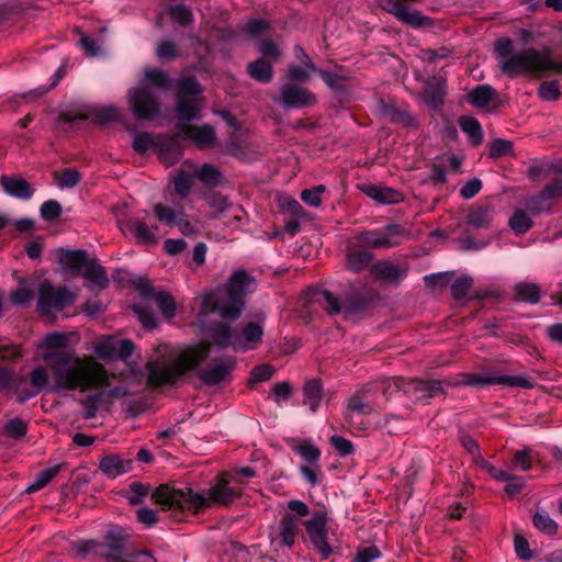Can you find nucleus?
Returning <instances> with one entry per match:
<instances>
[{
    "label": "nucleus",
    "mask_w": 562,
    "mask_h": 562,
    "mask_svg": "<svg viewBox=\"0 0 562 562\" xmlns=\"http://www.w3.org/2000/svg\"><path fill=\"white\" fill-rule=\"evenodd\" d=\"M69 338L61 333H50L42 341L43 360L50 369L56 391L85 392L109 385L104 367L92 357H79L68 346Z\"/></svg>",
    "instance_id": "f257e3e1"
},
{
    "label": "nucleus",
    "mask_w": 562,
    "mask_h": 562,
    "mask_svg": "<svg viewBox=\"0 0 562 562\" xmlns=\"http://www.w3.org/2000/svg\"><path fill=\"white\" fill-rule=\"evenodd\" d=\"M257 282L254 277L244 270L235 271L224 288L206 293L198 313L201 330L220 348L235 350L236 330L225 323L207 325L204 318L217 313L223 319L236 321L245 308V296L256 290Z\"/></svg>",
    "instance_id": "f03ea898"
},
{
    "label": "nucleus",
    "mask_w": 562,
    "mask_h": 562,
    "mask_svg": "<svg viewBox=\"0 0 562 562\" xmlns=\"http://www.w3.org/2000/svg\"><path fill=\"white\" fill-rule=\"evenodd\" d=\"M210 349L211 342L206 341L184 349L171 362L149 361L146 364L148 384L153 387L171 385L189 371H196L198 376L206 385H217L228 380L236 367L234 358L228 357L213 366L201 368V364L209 357Z\"/></svg>",
    "instance_id": "7ed1b4c3"
},
{
    "label": "nucleus",
    "mask_w": 562,
    "mask_h": 562,
    "mask_svg": "<svg viewBox=\"0 0 562 562\" xmlns=\"http://www.w3.org/2000/svg\"><path fill=\"white\" fill-rule=\"evenodd\" d=\"M243 483L236 475L222 472L207 490L194 491L188 486L175 488L162 485L156 490L154 498L164 508L186 509L198 514L214 505L228 506L235 502L240 496L239 486Z\"/></svg>",
    "instance_id": "20e7f679"
},
{
    "label": "nucleus",
    "mask_w": 562,
    "mask_h": 562,
    "mask_svg": "<svg viewBox=\"0 0 562 562\" xmlns=\"http://www.w3.org/2000/svg\"><path fill=\"white\" fill-rule=\"evenodd\" d=\"M172 82L166 71L146 68L139 85L127 91L128 106L134 116L144 121L157 117L160 113V102L153 90H168L172 87Z\"/></svg>",
    "instance_id": "39448f33"
},
{
    "label": "nucleus",
    "mask_w": 562,
    "mask_h": 562,
    "mask_svg": "<svg viewBox=\"0 0 562 562\" xmlns=\"http://www.w3.org/2000/svg\"><path fill=\"white\" fill-rule=\"evenodd\" d=\"M497 65L501 71L510 78L551 69L560 70L549 55L531 47L498 59Z\"/></svg>",
    "instance_id": "423d86ee"
},
{
    "label": "nucleus",
    "mask_w": 562,
    "mask_h": 562,
    "mask_svg": "<svg viewBox=\"0 0 562 562\" xmlns=\"http://www.w3.org/2000/svg\"><path fill=\"white\" fill-rule=\"evenodd\" d=\"M419 0H379L381 9L392 14L403 24L414 29L427 27L432 25V20L424 15L419 10L412 9L411 3Z\"/></svg>",
    "instance_id": "0eeeda50"
},
{
    "label": "nucleus",
    "mask_w": 562,
    "mask_h": 562,
    "mask_svg": "<svg viewBox=\"0 0 562 562\" xmlns=\"http://www.w3.org/2000/svg\"><path fill=\"white\" fill-rule=\"evenodd\" d=\"M75 300V294L66 286L54 288L50 282L44 281L38 289L37 310L42 315H50L63 311Z\"/></svg>",
    "instance_id": "6e6552de"
},
{
    "label": "nucleus",
    "mask_w": 562,
    "mask_h": 562,
    "mask_svg": "<svg viewBox=\"0 0 562 562\" xmlns=\"http://www.w3.org/2000/svg\"><path fill=\"white\" fill-rule=\"evenodd\" d=\"M327 515L324 510L316 512L313 517L305 521V529L315 550L323 560L330 557L333 549L327 541Z\"/></svg>",
    "instance_id": "1a4fd4ad"
},
{
    "label": "nucleus",
    "mask_w": 562,
    "mask_h": 562,
    "mask_svg": "<svg viewBox=\"0 0 562 562\" xmlns=\"http://www.w3.org/2000/svg\"><path fill=\"white\" fill-rule=\"evenodd\" d=\"M404 231L400 225H387L382 229L363 232L359 235L362 245L373 248H391L401 243Z\"/></svg>",
    "instance_id": "9d476101"
},
{
    "label": "nucleus",
    "mask_w": 562,
    "mask_h": 562,
    "mask_svg": "<svg viewBox=\"0 0 562 562\" xmlns=\"http://www.w3.org/2000/svg\"><path fill=\"white\" fill-rule=\"evenodd\" d=\"M463 383L474 386L502 384L522 389H532L535 385V382L531 379L524 375H492L486 373H468L464 375Z\"/></svg>",
    "instance_id": "9b49d317"
},
{
    "label": "nucleus",
    "mask_w": 562,
    "mask_h": 562,
    "mask_svg": "<svg viewBox=\"0 0 562 562\" xmlns=\"http://www.w3.org/2000/svg\"><path fill=\"white\" fill-rule=\"evenodd\" d=\"M135 349V345L130 339H117L115 337H104L100 339L95 347V355L105 361L130 358Z\"/></svg>",
    "instance_id": "f8f14e48"
},
{
    "label": "nucleus",
    "mask_w": 562,
    "mask_h": 562,
    "mask_svg": "<svg viewBox=\"0 0 562 562\" xmlns=\"http://www.w3.org/2000/svg\"><path fill=\"white\" fill-rule=\"evenodd\" d=\"M276 101L286 108L303 109L315 104L316 97L304 87L288 83L281 87Z\"/></svg>",
    "instance_id": "ddd939ff"
},
{
    "label": "nucleus",
    "mask_w": 562,
    "mask_h": 562,
    "mask_svg": "<svg viewBox=\"0 0 562 562\" xmlns=\"http://www.w3.org/2000/svg\"><path fill=\"white\" fill-rule=\"evenodd\" d=\"M176 128L182 140H192L200 148H210L216 142V135L213 126L203 124L193 126L186 123L177 122Z\"/></svg>",
    "instance_id": "4468645a"
},
{
    "label": "nucleus",
    "mask_w": 562,
    "mask_h": 562,
    "mask_svg": "<svg viewBox=\"0 0 562 562\" xmlns=\"http://www.w3.org/2000/svg\"><path fill=\"white\" fill-rule=\"evenodd\" d=\"M207 205L213 210L214 218L227 217V225L241 221L243 209L234 205L226 196L221 193H212L206 198Z\"/></svg>",
    "instance_id": "2eb2a0df"
},
{
    "label": "nucleus",
    "mask_w": 562,
    "mask_h": 562,
    "mask_svg": "<svg viewBox=\"0 0 562 562\" xmlns=\"http://www.w3.org/2000/svg\"><path fill=\"white\" fill-rule=\"evenodd\" d=\"M178 136L162 135L156 138L155 148L157 149L160 161L166 166H172L180 160L183 149Z\"/></svg>",
    "instance_id": "dca6fc26"
},
{
    "label": "nucleus",
    "mask_w": 562,
    "mask_h": 562,
    "mask_svg": "<svg viewBox=\"0 0 562 562\" xmlns=\"http://www.w3.org/2000/svg\"><path fill=\"white\" fill-rule=\"evenodd\" d=\"M263 336V327L259 323L249 322L245 324L240 333L236 331L235 351L244 352L256 349L261 342Z\"/></svg>",
    "instance_id": "f3484780"
},
{
    "label": "nucleus",
    "mask_w": 562,
    "mask_h": 562,
    "mask_svg": "<svg viewBox=\"0 0 562 562\" xmlns=\"http://www.w3.org/2000/svg\"><path fill=\"white\" fill-rule=\"evenodd\" d=\"M562 195V180H554L547 184L543 190L536 196L530 198L526 205L533 213L548 211L551 206L550 201Z\"/></svg>",
    "instance_id": "a211bd4d"
},
{
    "label": "nucleus",
    "mask_w": 562,
    "mask_h": 562,
    "mask_svg": "<svg viewBox=\"0 0 562 562\" xmlns=\"http://www.w3.org/2000/svg\"><path fill=\"white\" fill-rule=\"evenodd\" d=\"M153 214L155 218L168 227H176L184 216V207L179 202L171 204L159 202L153 206Z\"/></svg>",
    "instance_id": "6ab92c4d"
},
{
    "label": "nucleus",
    "mask_w": 562,
    "mask_h": 562,
    "mask_svg": "<svg viewBox=\"0 0 562 562\" xmlns=\"http://www.w3.org/2000/svg\"><path fill=\"white\" fill-rule=\"evenodd\" d=\"M133 461L121 454H108L100 459V471L110 479H116L132 470Z\"/></svg>",
    "instance_id": "aec40b11"
},
{
    "label": "nucleus",
    "mask_w": 562,
    "mask_h": 562,
    "mask_svg": "<svg viewBox=\"0 0 562 562\" xmlns=\"http://www.w3.org/2000/svg\"><path fill=\"white\" fill-rule=\"evenodd\" d=\"M496 212L491 204H482L472 207L467 215V224L480 229H488L493 226Z\"/></svg>",
    "instance_id": "412c9836"
},
{
    "label": "nucleus",
    "mask_w": 562,
    "mask_h": 562,
    "mask_svg": "<svg viewBox=\"0 0 562 562\" xmlns=\"http://www.w3.org/2000/svg\"><path fill=\"white\" fill-rule=\"evenodd\" d=\"M404 391L411 393L418 401L429 398L441 392V382L438 380L415 379L407 383Z\"/></svg>",
    "instance_id": "4be33fe9"
},
{
    "label": "nucleus",
    "mask_w": 562,
    "mask_h": 562,
    "mask_svg": "<svg viewBox=\"0 0 562 562\" xmlns=\"http://www.w3.org/2000/svg\"><path fill=\"white\" fill-rule=\"evenodd\" d=\"M126 229L139 244H155L159 228L156 225H148L140 220H131L126 224Z\"/></svg>",
    "instance_id": "5701e85b"
},
{
    "label": "nucleus",
    "mask_w": 562,
    "mask_h": 562,
    "mask_svg": "<svg viewBox=\"0 0 562 562\" xmlns=\"http://www.w3.org/2000/svg\"><path fill=\"white\" fill-rule=\"evenodd\" d=\"M89 257L86 250H64L58 252V265L63 270L74 272L83 269Z\"/></svg>",
    "instance_id": "b1692460"
},
{
    "label": "nucleus",
    "mask_w": 562,
    "mask_h": 562,
    "mask_svg": "<svg viewBox=\"0 0 562 562\" xmlns=\"http://www.w3.org/2000/svg\"><path fill=\"white\" fill-rule=\"evenodd\" d=\"M1 184L5 193L14 198L29 200L33 195V189L23 178L2 176Z\"/></svg>",
    "instance_id": "393cba45"
},
{
    "label": "nucleus",
    "mask_w": 562,
    "mask_h": 562,
    "mask_svg": "<svg viewBox=\"0 0 562 562\" xmlns=\"http://www.w3.org/2000/svg\"><path fill=\"white\" fill-rule=\"evenodd\" d=\"M299 530V519L291 514H285L279 524L281 543L286 547H292L295 542Z\"/></svg>",
    "instance_id": "a878e982"
},
{
    "label": "nucleus",
    "mask_w": 562,
    "mask_h": 562,
    "mask_svg": "<svg viewBox=\"0 0 562 562\" xmlns=\"http://www.w3.org/2000/svg\"><path fill=\"white\" fill-rule=\"evenodd\" d=\"M201 109L202 104L198 101L180 98L175 112L178 117V122L188 124V122L198 117Z\"/></svg>",
    "instance_id": "bb28decb"
},
{
    "label": "nucleus",
    "mask_w": 562,
    "mask_h": 562,
    "mask_svg": "<svg viewBox=\"0 0 562 562\" xmlns=\"http://www.w3.org/2000/svg\"><path fill=\"white\" fill-rule=\"evenodd\" d=\"M304 393V404L310 407V409L315 413L321 404L323 398V385L319 380H311L304 384L303 387Z\"/></svg>",
    "instance_id": "cd10ccee"
},
{
    "label": "nucleus",
    "mask_w": 562,
    "mask_h": 562,
    "mask_svg": "<svg viewBox=\"0 0 562 562\" xmlns=\"http://www.w3.org/2000/svg\"><path fill=\"white\" fill-rule=\"evenodd\" d=\"M82 276L92 282L93 284L104 289L108 286L109 278L103 267L97 263L95 260H90L86 262L83 269L81 270Z\"/></svg>",
    "instance_id": "c85d7f7f"
},
{
    "label": "nucleus",
    "mask_w": 562,
    "mask_h": 562,
    "mask_svg": "<svg viewBox=\"0 0 562 562\" xmlns=\"http://www.w3.org/2000/svg\"><path fill=\"white\" fill-rule=\"evenodd\" d=\"M30 382L32 387L34 389L33 392H27L24 395L20 396V402H24L29 398L34 397L37 395L41 391H43L47 384H48V372L44 367H36L32 370L30 373Z\"/></svg>",
    "instance_id": "c756f323"
},
{
    "label": "nucleus",
    "mask_w": 562,
    "mask_h": 562,
    "mask_svg": "<svg viewBox=\"0 0 562 562\" xmlns=\"http://www.w3.org/2000/svg\"><path fill=\"white\" fill-rule=\"evenodd\" d=\"M248 74L252 79L267 83L272 79V65L265 58L257 59L248 65Z\"/></svg>",
    "instance_id": "7c9ffc66"
},
{
    "label": "nucleus",
    "mask_w": 562,
    "mask_h": 562,
    "mask_svg": "<svg viewBox=\"0 0 562 562\" xmlns=\"http://www.w3.org/2000/svg\"><path fill=\"white\" fill-rule=\"evenodd\" d=\"M461 130L469 136L472 145L477 146L483 140V130L479 121L473 116H461L459 120Z\"/></svg>",
    "instance_id": "2f4dec72"
},
{
    "label": "nucleus",
    "mask_w": 562,
    "mask_h": 562,
    "mask_svg": "<svg viewBox=\"0 0 562 562\" xmlns=\"http://www.w3.org/2000/svg\"><path fill=\"white\" fill-rule=\"evenodd\" d=\"M314 300L330 314H339L342 308L341 301L327 290H318L314 293Z\"/></svg>",
    "instance_id": "473e14b6"
},
{
    "label": "nucleus",
    "mask_w": 562,
    "mask_h": 562,
    "mask_svg": "<svg viewBox=\"0 0 562 562\" xmlns=\"http://www.w3.org/2000/svg\"><path fill=\"white\" fill-rule=\"evenodd\" d=\"M515 296L520 302L536 304L540 300L539 286L536 283L519 282L515 286Z\"/></svg>",
    "instance_id": "72a5a7b5"
},
{
    "label": "nucleus",
    "mask_w": 562,
    "mask_h": 562,
    "mask_svg": "<svg viewBox=\"0 0 562 562\" xmlns=\"http://www.w3.org/2000/svg\"><path fill=\"white\" fill-rule=\"evenodd\" d=\"M495 97V90L488 85H480L469 93V102L476 108L486 106Z\"/></svg>",
    "instance_id": "f704fd0d"
},
{
    "label": "nucleus",
    "mask_w": 562,
    "mask_h": 562,
    "mask_svg": "<svg viewBox=\"0 0 562 562\" xmlns=\"http://www.w3.org/2000/svg\"><path fill=\"white\" fill-rule=\"evenodd\" d=\"M194 175L206 187H217L222 181L220 170L211 164H203Z\"/></svg>",
    "instance_id": "c9c22d12"
},
{
    "label": "nucleus",
    "mask_w": 562,
    "mask_h": 562,
    "mask_svg": "<svg viewBox=\"0 0 562 562\" xmlns=\"http://www.w3.org/2000/svg\"><path fill=\"white\" fill-rule=\"evenodd\" d=\"M33 297L34 286L27 280L22 281L18 289L10 293V301L16 306L27 305L33 300Z\"/></svg>",
    "instance_id": "e433bc0d"
},
{
    "label": "nucleus",
    "mask_w": 562,
    "mask_h": 562,
    "mask_svg": "<svg viewBox=\"0 0 562 562\" xmlns=\"http://www.w3.org/2000/svg\"><path fill=\"white\" fill-rule=\"evenodd\" d=\"M292 448L302 457V459L305 461V464L319 463L322 452L310 440H302Z\"/></svg>",
    "instance_id": "4c0bfd02"
},
{
    "label": "nucleus",
    "mask_w": 562,
    "mask_h": 562,
    "mask_svg": "<svg viewBox=\"0 0 562 562\" xmlns=\"http://www.w3.org/2000/svg\"><path fill=\"white\" fill-rule=\"evenodd\" d=\"M177 97L198 95L203 91L200 82L192 76H184L176 81Z\"/></svg>",
    "instance_id": "58836bf2"
},
{
    "label": "nucleus",
    "mask_w": 562,
    "mask_h": 562,
    "mask_svg": "<svg viewBox=\"0 0 562 562\" xmlns=\"http://www.w3.org/2000/svg\"><path fill=\"white\" fill-rule=\"evenodd\" d=\"M172 182L176 193L180 198H186L192 189L193 178L189 172L178 169L175 171Z\"/></svg>",
    "instance_id": "ea45409f"
},
{
    "label": "nucleus",
    "mask_w": 562,
    "mask_h": 562,
    "mask_svg": "<svg viewBox=\"0 0 562 562\" xmlns=\"http://www.w3.org/2000/svg\"><path fill=\"white\" fill-rule=\"evenodd\" d=\"M535 527L547 535H555L558 524L544 510H538L532 518Z\"/></svg>",
    "instance_id": "a19ab883"
},
{
    "label": "nucleus",
    "mask_w": 562,
    "mask_h": 562,
    "mask_svg": "<svg viewBox=\"0 0 562 562\" xmlns=\"http://www.w3.org/2000/svg\"><path fill=\"white\" fill-rule=\"evenodd\" d=\"M375 276L382 280L396 281L404 276V271L391 262H379L374 268Z\"/></svg>",
    "instance_id": "79ce46f5"
},
{
    "label": "nucleus",
    "mask_w": 562,
    "mask_h": 562,
    "mask_svg": "<svg viewBox=\"0 0 562 562\" xmlns=\"http://www.w3.org/2000/svg\"><path fill=\"white\" fill-rule=\"evenodd\" d=\"M509 227L517 235L525 234L532 227V220L524 211H516L508 222Z\"/></svg>",
    "instance_id": "37998d69"
},
{
    "label": "nucleus",
    "mask_w": 562,
    "mask_h": 562,
    "mask_svg": "<svg viewBox=\"0 0 562 562\" xmlns=\"http://www.w3.org/2000/svg\"><path fill=\"white\" fill-rule=\"evenodd\" d=\"M372 260V255L366 250L350 251L347 257V265L353 271L364 269Z\"/></svg>",
    "instance_id": "c03bdc74"
},
{
    "label": "nucleus",
    "mask_w": 562,
    "mask_h": 562,
    "mask_svg": "<svg viewBox=\"0 0 562 562\" xmlns=\"http://www.w3.org/2000/svg\"><path fill=\"white\" fill-rule=\"evenodd\" d=\"M315 72H318L325 83L334 91L342 90L345 88V82L349 79L346 75L318 68Z\"/></svg>",
    "instance_id": "a18cd8bd"
},
{
    "label": "nucleus",
    "mask_w": 562,
    "mask_h": 562,
    "mask_svg": "<svg viewBox=\"0 0 562 562\" xmlns=\"http://www.w3.org/2000/svg\"><path fill=\"white\" fill-rule=\"evenodd\" d=\"M154 299L164 316H166L167 318H171L175 316L176 303L169 293L165 291H159L155 294Z\"/></svg>",
    "instance_id": "49530a36"
},
{
    "label": "nucleus",
    "mask_w": 562,
    "mask_h": 562,
    "mask_svg": "<svg viewBox=\"0 0 562 562\" xmlns=\"http://www.w3.org/2000/svg\"><path fill=\"white\" fill-rule=\"evenodd\" d=\"M58 187L61 189H70L76 187L80 180L81 175L74 168H65L56 175Z\"/></svg>",
    "instance_id": "de8ad7c7"
},
{
    "label": "nucleus",
    "mask_w": 562,
    "mask_h": 562,
    "mask_svg": "<svg viewBox=\"0 0 562 562\" xmlns=\"http://www.w3.org/2000/svg\"><path fill=\"white\" fill-rule=\"evenodd\" d=\"M473 285V280L469 276L458 278L451 285V294L456 301L465 300L470 289Z\"/></svg>",
    "instance_id": "09e8293b"
},
{
    "label": "nucleus",
    "mask_w": 562,
    "mask_h": 562,
    "mask_svg": "<svg viewBox=\"0 0 562 562\" xmlns=\"http://www.w3.org/2000/svg\"><path fill=\"white\" fill-rule=\"evenodd\" d=\"M347 409L349 413L368 415L373 411V407L368 401H366L364 395L361 392H357L350 397Z\"/></svg>",
    "instance_id": "8fccbe9b"
},
{
    "label": "nucleus",
    "mask_w": 562,
    "mask_h": 562,
    "mask_svg": "<svg viewBox=\"0 0 562 562\" xmlns=\"http://www.w3.org/2000/svg\"><path fill=\"white\" fill-rule=\"evenodd\" d=\"M58 468H48L41 471L36 479L26 487L27 493H35L46 486L57 474Z\"/></svg>",
    "instance_id": "3c124183"
},
{
    "label": "nucleus",
    "mask_w": 562,
    "mask_h": 562,
    "mask_svg": "<svg viewBox=\"0 0 562 562\" xmlns=\"http://www.w3.org/2000/svg\"><path fill=\"white\" fill-rule=\"evenodd\" d=\"M121 117V110L114 105L102 106L94 111V120L101 124L116 122L120 121Z\"/></svg>",
    "instance_id": "603ef678"
},
{
    "label": "nucleus",
    "mask_w": 562,
    "mask_h": 562,
    "mask_svg": "<svg viewBox=\"0 0 562 562\" xmlns=\"http://www.w3.org/2000/svg\"><path fill=\"white\" fill-rule=\"evenodd\" d=\"M103 393L88 395L80 403L85 408L83 417L91 419L95 417L100 403L102 402Z\"/></svg>",
    "instance_id": "864d4df0"
},
{
    "label": "nucleus",
    "mask_w": 562,
    "mask_h": 562,
    "mask_svg": "<svg viewBox=\"0 0 562 562\" xmlns=\"http://www.w3.org/2000/svg\"><path fill=\"white\" fill-rule=\"evenodd\" d=\"M170 18L180 25H189L193 21L191 10L182 4L171 5L169 9Z\"/></svg>",
    "instance_id": "5fc2aeb1"
},
{
    "label": "nucleus",
    "mask_w": 562,
    "mask_h": 562,
    "mask_svg": "<svg viewBox=\"0 0 562 562\" xmlns=\"http://www.w3.org/2000/svg\"><path fill=\"white\" fill-rule=\"evenodd\" d=\"M532 450L529 447H525L520 450H516L514 454V465L516 469L521 471H529L532 468L531 459Z\"/></svg>",
    "instance_id": "6e6d98bb"
},
{
    "label": "nucleus",
    "mask_w": 562,
    "mask_h": 562,
    "mask_svg": "<svg viewBox=\"0 0 562 562\" xmlns=\"http://www.w3.org/2000/svg\"><path fill=\"white\" fill-rule=\"evenodd\" d=\"M325 192V186L319 184L312 189H306L301 192V200L311 205V206H319L322 204V193Z\"/></svg>",
    "instance_id": "4d7b16f0"
},
{
    "label": "nucleus",
    "mask_w": 562,
    "mask_h": 562,
    "mask_svg": "<svg viewBox=\"0 0 562 562\" xmlns=\"http://www.w3.org/2000/svg\"><path fill=\"white\" fill-rule=\"evenodd\" d=\"M539 97L544 101L558 100L561 95L560 87L557 81H546L538 89Z\"/></svg>",
    "instance_id": "13d9d810"
},
{
    "label": "nucleus",
    "mask_w": 562,
    "mask_h": 562,
    "mask_svg": "<svg viewBox=\"0 0 562 562\" xmlns=\"http://www.w3.org/2000/svg\"><path fill=\"white\" fill-rule=\"evenodd\" d=\"M156 140L153 139L149 133H136L133 140V149L138 154H145L150 147L155 146Z\"/></svg>",
    "instance_id": "bf43d9fd"
},
{
    "label": "nucleus",
    "mask_w": 562,
    "mask_h": 562,
    "mask_svg": "<svg viewBox=\"0 0 562 562\" xmlns=\"http://www.w3.org/2000/svg\"><path fill=\"white\" fill-rule=\"evenodd\" d=\"M79 34V45L88 56L95 57L102 54L101 45L95 40L89 37L82 32Z\"/></svg>",
    "instance_id": "052dcab7"
},
{
    "label": "nucleus",
    "mask_w": 562,
    "mask_h": 562,
    "mask_svg": "<svg viewBox=\"0 0 562 562\" xmlns=\"http://www.w3.org/2000/svg\"><path fill=\"white\" fill-rule=\"evenodd\" d=\"M5 434L11 438H22L26 434V424L21 418H13L4 426Z\"/></svg>",
    "instance_id": "680f3d73"
},
{
    "label": "nucleus",
    "mask_w": 562,
    "mask_h": 562,
    "mask_svg": "<svg viewBox=\"0 0 562 562\" xmlns=\"http://www.w3.org/2000/svg\"><path fill=\"white\" fill-rule=\"evenodd\" d=\"M156 54L159 59H175L179 56V50L172 41L166 40L158 45Z\"/></svg>",
    "instance_id": "e2e57ef3"
},
{
    "label": "nucleus",
    "mask_w": 562,
    "mask_h": 562,
    "mask_svg": "<svg viewBox=\"0 0 562 562\" xmlns=\"http://www.w3.org/2000/svg\"><path fill=\"white\" fill-rule=\"evenodd\" d=\"M274 372L271 364L265 363L255 367L250 372V382L259 383L269 380Z\"/></svg>",
    "instance_id": "0e129e2a"
},
{
    "label": "nucleus",
    "mask_w": 562,
    "mask_h": 562,
    "mask_svg": "<svg viewBox=\"0 0 562 562\" xmlns=\"http://www.w3.org/2000/svg\"><path fill=\"white\" fill-rule=\"evenodd\" d=\"M299 471L311 486H315L318 484V476L321 473L319 463L303 464L300 467Z\"/></svg>",
    "instance_id": "69168bd1"
},
{
    "label": "nucleus",
    "mask_w": 562,
    "mask_h": 562,
    "mask_svg": "<svg viewBox=\"0 0 562 562\" xmlns=\"http://www.w3.org/2000/svg\"><path fill=\"white\" fill-rule=\"evenodd\" d=\"M61 213L60 204L55 200L45 201L41 206V216L46 221H53L59 217Z\"/></svg>",
    "instance_id": "338daca9"
},
{
    "label": "nucleus",
    "mask_w": 562,
    "mask_h": 562,
    "mask_svg": "<svg viewBox=\"0 0 562 562\" xmlns=\"http://www.w3.org/2000/svg\"><path fill=\"white\" fill-rule=\"evenodd\" d=\"M381 558V552L375 546L359 549L353 562H373Z\"/></svg>",
    "instance_id": "774afa93"
}]
</instances>
